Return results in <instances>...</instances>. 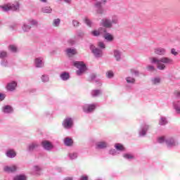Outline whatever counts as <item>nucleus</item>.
Wrapping results in <instances>:
<instances>
[{"label":"nucleus","mask_w":180,"mask_h":180,"mask_svg":"<svg viewBox=\"0 0 180 180\" xmlns=\"http://www.w3.org/2000/svg\"><path fill=\"white\" fill-rule=\"evenodd\" d=\"M103 37H104L105 40H106V41H113V35H112L109 32H106L104 34Z\"/></svg>","instance_id":"nucleus-28"},{"label":"nucleus","mask_w":180,"mask_h":180,"mask_svg":"<svg viewBox=\"0 0 180 180\" xmlns=\"http://www.w3.org/2000/svg\"><path fill=\"white\" fill-rule=\"evenodd\" d=\"M108 2V0H101V1H96L94 4L96 8V12L98 15H105L106 11L103 8V5Z\"/></svg>","instance_id":"nucleus-4"},{"label":"nucleus","mask_w":180,"mask_h":180,"mask_svg":"<svg viewBox=\"0 0 180 180\" xmlns=\"http://www.w3.org/2000/svg\"><path fill=\"white\" fill-rule=\"evenodd\" d=\"M90 78H91V81H92L93 82H98V80L96 79V75L92 74Z\"/></svg>","instance_id":"nucleus-48"},{"label":"nucleus","mask_w":180,"mask_h":180,"mask_svg":"<svg viewBox=\"0 0 180 180\" xmlns=\"http://www.w3.org/2000/svg\"><path fill=\"white\" fill-rule=\"evenodd\" d=\"M36 148H39V143L36 142H33L32 143H30L27 146V151L30 153H32V151H34Z\"/></svg>","instance_id":"nucleus-19"},{"label":"nucleus","mask_w":180,"mask_h":180,"mask_svg":"<svg viewBox=\"0 0 180 180\" xmlns=\"http://www.w3.org/2000/svg\"><path fill=\"white\" fill-rule=\"evenodd\" d=\"M154 53L158 56H165V53H167V50H165V49L164 48L159 47V48L155 49Z\"/></svg>","instance_id":"nucleus-17"},{"label":"nucleus","mask_w":180,"mask_h":180,"mask_svg":"<svg viewBox=\"0 0 180 180\" xmlns=\"http://www.w3.org/2000/svg\"><path fill=\"white\" fill-rule=\"evenodd\" d=\"M102 33H106V28L99 27L98 30H95L91 32L94 37H98Z\"/></svg>","instance_id":"nucleus-14"},{"label":"nucleus","mask_w":180,"mask_h":180,"mask_svg":"<svg viewBox=\"0 0 180 180\" xmlns=\"http://www.w3.org/2000/svg\"><path fill=\"white\" fill-rule=\"evenodd\" d=\"M72 26L74 27H79V22L77 20H72Z\"/></svg>","instance_id":"nucleus-47"},{"label":"nucleus","mask_w":180,"mask_h":180,"mask_svg":"<svg viewBox=\"0 0 180 180\" xmlns=\"http://www.w3.org/2000/svg\"><path fill=\"white\" fill-rule=\"evenodd\" d=\"M13 180H27V176L25 174H18L13 177Z\"/></svg>","instance_id":"nucleus-31"},{"label":"nucleus","mask_w":180,"mask_h":180,"mask_svg":"<svg viewBox=\"0 0 180 180\" xmlns=\"http://www.w3.org/2000/svg\"><path fill=\"white\" fill-rule=\"evenodd\" d=\"M90 50L91 51L96 58H101V57L103 56V52L102 51V50L95 47V46L94 45H91Z\"/></svg>","instance_id":"nucleus-9"},{"label":"nucleus","mask_w":180,"mask_h":180,"mask_svg":"<svg viewBox=\"0 0 180 180\" xmlns=\"http://www.w3.org/2000/svg\"><path fill=\"white\" fill-rule=\"evenodd\" d=\"M41 2H44V4L47 3V0H39Z\"/></svg>","instance_id":"nucleus-59"},{"label":"nucleus","mask_w":180,"mask_h":180,"mask_svg":"<svg viewBox=\"0 0 180 180\" xmlns=\"http://www.w3.org/2000/svg\"><path fill=\"white\" fill-rule=\"evenodd\" d=\"M160 126H165V124H168V120H167V117H160L159 121Z\"/></svg>","instance_id":"nucleus-30"},{"label":"nucleus","mask_w":180,"mask_h":180,"mask_svg":"<svg viewBox=\"0 0 180 180\" xmlns=\"http://www.w3.org/2000/svg\"><path fill=\"white\" fill-rule=\"evenodd\" d=\"M171 53L173 54V56H176L178 54V52H176V50H175V49H172Z\"/></svg>","instance_id":"nucleus-54"},{"label":"nucleus","mask_w":180,"mask_h":180,"mask_svg":"<svg viewBox=\"0 0 180 180\" xmlns=\"http://www.w3.org/2000/svg\"><path fill=\"white\" fill-rule=\"evenodd\" d=\"M68 43L70 45V46H74V44H75V39H70L68 41Z\"/></svg>","instance_id":"nucleus-51"},{"label":"nucleus","mask_w":180,"mask_h":180,"mask_svg":"<svg viewBox=\"0 0 180 180\" xmlns=\"http://www.w3.org/2000/svg\"><path fill=\"white\" fill-rule=\"evenodd\" d=\"M1 110L3 113L6 114L13 113V108H12L11 105L3 106Z\"/></svg>","instance_id":"nucleus-18"},{"label":"nucleus","mask_w":180,"mask_h":180,"mask_svg":"<svg viewBox=\"0 0 180 180\" xmlns=\"http://www.w3.org/2000/svg\"><path fill=\"white\" fill-rule=\"evenodd\" d=\"M1 65L2 67H8V60L6 59H3L1 61Z\"/></svg>","instance_id":"nucleus-45"},{"label":"nucleus","mask_w":180,"mask_h":180,"mask_svg":"<svg viewBox=\"0 0 180 180\" xmlns=\"http://www.w3.org/2000/svg\"><path fill=\"white\" fill-rule=\"evenodd\" d=\"M131 74H134V75H136V77L139 75V70H131Z\"/></svg>","instance_id":"nucleus-53"},{"label":"nucleus","mask_w":180,"mask_h":180,"mask_svg":"<svg viewBox=\"0 0 180 180\" xmlns=\"http://www.w3.org/2000/svg\"><path fill=\"white\" fill-rule=\"evenodd\" d=\"M158 143H160V144L165 143L167 148H173V147H176V146H178V141L172 137H159L158 139Z\"/></svg>","instance_id":"nucleus-3"},{"label":"nucleus","mask_w":180,"mask_h":180,"mask_svg":"<svg viewBox=\"0 0 180 180\" xmlns=\"http://www.w3.org/2000/svg\"><path fill=\"white\" fill-rule=\"evenodd\" d=\"M1 8H3L4 12H8V11H18L19 9V3L16 2L13 4H8L6 6H2Z\"/></svg>","instance_id":"nucleus-8"},{"label":"nucleus","mask_w":180,"mask_h":180,"mask_svg":"<svg viewBox=\"0 0 180 180\" xmlns=\"http://www.w3.org/2000/svg\"><path fill=\"white\" fill-rule=\"evenodd\" d=\"M109 154L110 155H117V151H116L115 149H111L109 150Z\"/></svg>","instance_id":"nucleus-50"},{"label":"nucleus","mask_w":180,"mask_h":180,"mask_svg":"<svg viewBox=\"0 0 180 180\" xmlns=\"http://www.w3.org/2000/svg\"><path fill=\"white\" fill-rule=\"evenodd\" d=\"M113 56L116 61H120L122 60V52L117 49L113 51Z\"/></svg>","instance_id":"nucleus-22"},{"label":"nucleus","mask_w":180,"mask_h":180,"mask_svg":"<svg viewBox=\"0 0 180 180\" xmlns=\"http://www.w3.org/2000/svg\"><path fill=\"white\" fill-rule=\"evenodd\" d=\"M6 57H8V52L0 51V58H6Z\"/></svg>","instance_id":"nucleus-42"},{"label":"nucleus","mask_w":180,"mask_h":180,"mask_svg":"<svg viewBox=\"0 0 180 180\" xmlns=\"http://www.w3.org/2000/svg\"><path fill=\"white\" fill-rule=\"evenodd\" d=\"M174 109L177 115H180V101H176L173 103Z\"/></svg>","instance_id":"nucleus-26"},{"label":"nucleus","mask_w":180,"mask_h":180,"mask_svg":"<svg viewBox=\"0 0 180 180\" xmlns=\"http://www.w3.org/2000/svg\"><path fill=\"white\" fill-rule=\"evenodd\" d=\"M41 146L44 150L46 151H51L53 148H54V146H53V143L49 141H43L41 142Z\"/></svg>","instance_id":"nucleus-11"},{"label":"nucleus","mask_w":180,"mask_h":180,"mask_svg":"<svg viewBox=\"0 0 180 180\" xmlns=\"http://www.w3.org/2000/svg\"><path fill=\"white\" fill-rule=\"evenodd\" d=\"M41 82H44V84L49 82L50 81V77L48 75H42L41 76Z\"/></svg>","instance_id":"nucleus-33"},{"label":"nucleus","mask_w":180,"mask_h":180,"mask_svg":"<svg viewBox=\"0 0 180 180\" xmlns=\"http://www.w3.org/2000/svg\"><path fill=\"white\" fill-rule=\"evenodd\" d=\"M32 171L33 172H34V174H37V175H40V172H41V167H40L39 166L35 165L33 167Z\"/></svg>","instance_id":"nucleus-34"},{"label":"nucleus","mask_w":180,"mask_h":180,"mask_svg":"<svg viewBox=\"0 0 180 180\" xmlns=\"http://www.w3.org/2000/svg\"><path fill=\"white\" fill-rule=\"evenodd\" d=\"M64 144L65 146H67L68 147H71L72 144H74V141H72V139L70 137H66L64 139Z\"/></svg>","instance_id":"nucleus-24"},{"label":"nucleus","mask_w":180,"mask_h":180,"mask_svg":"<svg viewBox=\"0 0 180 180\" xmlns=\"http://www.w3.org/2000/svg\"><path fill=\"white\" fill-rule=\"evenodd\" d=\"M84 32L82 31H77L76 33V37L79 38V39H82V37H84Z\"/></svg>","instance_id":"nucleus-44"},{"label":"nucleus","mask_w":180,"mask_h":180,"mask_svg":"<svg viewBox=\"0 0 180 180\" xmlns=\"http://www.w3.org/2000/svg\"><path fill=\"white\" fill-rule=\"evenodd\" d=\"M119 23V17L116 15H113L111 19L108 18H105L101 20V26L105 27V29H112L113 25H117Z\"/></svg>","instance_id":"nucleus-2"},{"label":"nucleus","mask_w":180,"mask_h":180,"mask_svg":"<svg viewBox=\"0 0 180 180\" xmlns=\"http://www.w3.org/2000/svg\"><path fill=\"white\" fill-rule=\"evenodd\" d=\"M22 29L23 32H30V30L32 29V25H29L27 22H24Z\"/></svg>","instance_id":"nucleus-27"},{"label":"nucleus","mask_w":180,"mask_h":180,"mask_svg":"<svg viewBox=\"0 0 180 180\" xmlns=\"http://www.w3.org/2000/svg\"><path fill=\"white\" fill-rule=\"evenodd\" d=\"M68 157L70 160H77L78 158V153L75 152L69 153Z\"/></svg>","instance_id":"nucleus-35"},{"label":"nucleus","mask_w":180,"mask_h":180,"mask_svg":"<svg viewBox=\"0 0 180 180\" xmlns=\"http://www.w3.org/2000/svg\"><path fill=\"white\" fill-rule=\"evenodd\" d=\"M98 47H100V49H105V43L100 41L98 44Z\"/></svg>","instance_id":"nucleus-52"},{"label":"nucleus","mask_w":180,"mask_h":180,"mask_svg":"<svg viewBox=\"0 0 180 180\" xmlns=\"http://www.w3.org/2000/svg\"><path fill=\"white\" fill-rule=\"evenodd\" d=\"M63 127L66 130H70V129H72L74 127V120L70 117H67L62 123Z\"/></svg>","instance_id":"nucleus-7"},{"label":"nucleus","mask_w":180,"mask_h":180,"mask_svg":"<svg viewBox=\"0 0 180 180\" xmlns=\"http://www.w3.org/2000/svg\"><path fill=\"white\" fill-rule=\"evenodd\" d=\"M60 78L62 81H68L70 79V73L63 72L60 75Z\"/></svg>","instance_id":"nucleus-23"},{"label":"nucleus","mask_w":180,"mask_h":180,"mask_svg":"<svg viewBox=\"0 0 180 180\" xmlns=\"http://www.w3.org/2000/svg\"><path fill=\"white\" fill-rule=\"evenodd\" d=\"M113 72L112 70H109L106 72V77L107 78H113Z\"/></svg>","instance_id":"nucleus-46"},{"label":"nucleus","mask_w":180,"mask_h":180,"mask_svg":"<svg viewBox=\"0 0 180 180\" xmlns=\"http://www.w3.org/2000/svg\"><path fill=\"white\" fill-rule=\"evenodd\" d=\"M151 82L153 85H159V84H161V77H153L151 79Z\"/></svg>","instance_id":"nucleus-29"},{"label":"nucleus","mask_w":180,"mask_h":180,"mask_svg":"<svg viewBox=\"0 0 180 180\" xmlns=\"http://www.w3.org/2000/svg\"><path fill=\"white\" fill-rule=\"evenodd\" d=\"M27 23L31 27H37L39 26V21L33 18H30L27 20Z\"/></svg>","instance_id":"nucleus-21"},{"label":"nucleus","mask_w":180,"mask_h":180,"mask_svg":"<svg viewBox=\"0 0 180 180\" xmlns=\"http://www.w3.org/2000/svg\"><path fill=\"white\" fill-rule=\"evenodd\" d=\"M97 106L98 104L96 103L84 104L82 106L83 112H84V113H94Z\"/></svg>","instance_id":"nucleus-6"},{"label":"nucleus","mask_w":180,"mask_h":180,"mask_svg":"<svg viewBox=\"0 0 180 180\" xmlns=\"http://www.w3.org/2000/svg\"><path fill=\"white\" fill-rule=\"evenodd\" d=\"M108 146L106 141H99L96 143V149L105 150V148H108Z\"/></svg>","instance_id":"nucleus-12"},{"label":"nucleus","mask_w":180,"mask_h":180,"mask_svg":"<svg viewBox=\"0 0 180 180\" xmlns=\"http://www.w3.org/2000/svg\"><path fill=\"white\" fill-rule=\"evenodd\" d=\"M126 81L127 84H134L136 82V79H134V77H126Z\"/></svg>","instance_id":"nucleus-39"},{"label":"nucleus","mask_w":180,"mask_h":180,"mask_svg":"<svg viewBox=\"0 0 180 180\" xmlns=\"http://www.w3.org/2000/svg\"><path fill=\"white\" fill-rule=\"evenodd\" d=\"M60 22H61L60 18L54 19L53 21V26H54V27H58L60 26Z\"/></svg>","instance_id":"nucleus-38"},{"label":"nucleus","mask_w":180,"mask_h":180,"mask_svg":"<svg viewBox=\"0 0 180 180\" xmlns=\"http://www.w3.org/2000/svg\"><path fill=\"white\" fill-rule=\"evenodd\" d=\"M34 64L37 68H43L44 67V58L41 56L35 58Z\"/></svg>","instance_id":"nucleus-13"},{"label":"nucleus","mask_w":180,"mask_h":180,"mask_svg":"<svg viewBox=\"0 0 180 180\" xmlns=\"http://www.w3.org/2000/svg\"><path fill=\"white\" fill-rule=\"evenodd\" d=\"M115 148H116V150L117 151H124V147L123 146V145H122L120 143H115Z\"/></svg>","instance_id":"nucleus-37"},{"label":"nucleus","mask_w":180,"mask_h":180,"mask_svg":"<svg viewBox=\"0 0 180 180\" xmlns=\"http://www.w3.org/2000/svg\"><path fill=\"white\" fill-rule=\"evenodd\" d=\"M64 180H73L72 177L68 176L64 179Z\"/></svg>","instance_id":"nucleus-57"},{"label":"nucleus","mask_w":180,"mask_h":180,"mask_svg":"<svg viewBox=\"0 0 180 180\" xmlns=\"http://www.w3.org/2000/svg\"><path fill=\"white\" fill-rule=\"evenodd\" d=\"M74 65L78 69L76 71L77 75L81 76L86 71V65L82 61H76L74 63Z\"/></svg>","instance_id":"nucleus-5"},{"label":"nucleus","mask_w":180,"mask_h":180,"mask_svg":"<svg viewBox=\"0 0 180 180\" xmlns=\"http://www.w3.org/2000/svg\"><path fill=\"white\" fill-rule=\"evenodd\" d=\"M151 64H156L158 70L164 71L167 68V65H171L174 64V60L168 57H162L158 58L157 57H152L150 58Z\"/></svg>","instance_id":"nucleus-1"},{"label":"nucleus","mask_w":180,"mask_h":180,"mask_svg":"<svg viewBox=\"0 0 180 180\" xmlns=\"http://www.w3.org/2000/svg\"><path fill=\"white\" fill-rule=\"evenodd\" d=\"M16 86H18V82L12 81L7 84L6 89L10 92H13V91H15V89H16Z\"/></svg>","instance_id":"nucleus-15"},{"label":"nucleus","mask_w":180,"mask_h":180,"mask_svg":"<svg viewBox=\"0 0 180 180\" xmlns=\"http://www.w3.org/2000/svg\"><path fill=\"white\" fill-rule=\"evenodd\" d=\"M91 94V96H93L94 98H96V96L102 95V90H92Z\"/></svg>","instance_id":"nucleus-32"},{"label":"nucleus","mask_w":180,"mask_h":180,"mask_svg":"<svg viewBox=\"0 0 180 180\" xmlns=\"http://www.w3.org/2000/svg\"><path fill=\"white\" fill-rule=\"evenodd\" d=\"M6 155L8 158H15L16 157V152L13 149H8L6 151Z\"/></svg>","instance_id":"nucleus-20"},{"label":"nucleus","mask_w":180,"mask_h":180,"mask_svg":"<svg viewBox=\"0 0 180 180\" xmlns=\"http://www.w3.org/2000/svg\"><path fill=\"white\" fill-rule=\"evenodd\" d=\"M17 170H18V167H16V165L6 166L4 168V171L5 172H8V174L16 172Z\"/></svg>","instance_id":"nucleus-16"},{"label":"nucleus","mask_w":180,"mask_h":180,"mask_svg":"<svg viewBox=\"0 0 180 180\" xmlns=\"http://www.w3.org/2000/svg\"><path fill=\"white\" fill-rule=\"evenodd\" d=\"M148 129H150V125L147 124H144L141 126V128L139 131V134L140 137H144L146 134H147V131H148Z\"/></svg>","instance_id":"nucleus-10"},{"label":"nucleus","mask_w":180,"mask_h":180,"mask_svg":"<svg viewBox=\"0 0 180 180\" xmlns=\"http://www.w3.org/2000/svg\"><path fill=\"white\" fill-rule=\"evenodd\" d=\"M174 95L176 98H180V91H174Z\"/></svg>","instance_id":"nucleus-55"},{"label":"nucleus","mask_w":180,"mask_h":180,"mask_svg":"<svg viewBox=\"0 0 180 180\" xmlns=\"http://www.w3.org/2000/svg\"><path fill=\"white\" fill-rule=\"evenodd\" d=\"M52 11L53 10L50 6H46L41 8V12H43V13H51Z\"/></svg>","instance_id":"nucleus-36"},{"label":"nucleus","mask_w":180,"mask_h":180,"mask_svg":"<svg viewBox=\"0 0 180 180\" xmlns=\"http://www.w3.org/2000/svg\"><path fill=\"white\" fill-rule=\"evenodd\" d=\"M8 50H10V51L12 53H16V51H18V47H16L15 45H10L8 46Z\"/></svg>","instance_id":"nucleus-41"},{"label":"nucleus","mask_w":180,"mask_h":180,"mask_svg":"<svg viewBox=\"0 0 180 180\" xmlns=\"http://www.w3.org/2000/svg\"><path fill=\"white\" fill-rule=\"evenodd\" d=\"M123 157L125 160H133L134 158V156L131 153H124Z\"/></svg>","instance_id":"nucleus-40"},{"label":"nucleus","mask_w":180,"mask_h":180,"mask_svg":"<svg viewBox=\"0 0 180 180\" xmlns=\"http://www.w3.org/2000/svg\"><path fill=\"white\" fill-rule=\"evenodd\" d=\"M5 99V94H0V102Z\"/></svg>","instance_id":"nucleus-56"},{"label":"nucleus","mask_w":180,"mask_h":180,"mask_svg":"<svg viewBox=\"0 0 180 180\" xmlns=\"http://www.w3.org/2000/svg\"><path fill=\"white\" fill-rule=\"evenodd\" d=\"M66 53L69 57L71 56H75V54H77V49H75V48H68L66 49Z\"/></svg>","instance_id":"nucleus-25"},{"label":"nucleus","mask_w":180,"mask_h":180,"mask_svg":"<svg viewBox=\"0 0 180 180\" xmlns=\"http://www.w3.org/2000/svg\"><path fill=\"white\" fill-rule=\"evenodd\" d=\"M84 23H86L89 27H92V21H91L88 18H84Z\"/></svg>","instance_id":"nucleus-43"},{"label":"nucleus","mask_w":180,"mask_h":180,"mask_svg":"<svg viewBox=\"0 0 180 180\" xmlns=\"http://www.w3.org/2000/svg\"><path fill=\"white\" fill-rule=\"evenodd\" d=\"M146 70H148V71H155V68L153 65H148L146 67Z\"/></svg>","instance_id":"nucleus-49"},{"label":"nucleus","mask_w":180,"mask_h":180,"mask_svg":"<svg viewBox=\"0 0 180 180\" xmlns=\"http://www.w3.org/2000/svg\"><path fill=\"white\" fill-rule=\"evenodd\" d=\"M64 1V2H65L66 4H71V1L72 0H63Z\"/></svg>","instance_id":"nucleus-58"}]
</instances>
